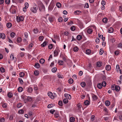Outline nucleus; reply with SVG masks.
<instances>
[{
    "label": "nucleus",
    "instance_id": "nucleus-34",
    "mask_svg": "<svg viewBox=\"0 0 122 122\" xmlns=\"http://www.w3.org/2000/svg\"><path fill=\"white\" fill-rule=\"evenodd\" d=\"M102 21L103 22L105 23L107 22V18H104L102 20Z\"/></svg>",
    "mask_w": 122,
    "mask_h": 122
},
{
    "label": "nucleus",
    "instance_id": "nucleus-18",
    "mask_svg": "<svg viewBox=\"0 0 122 122\" xmlns=\"http://www.w3.org/2000/svg\"><path fill=\"white\" fill-rule=\"evenodd\" d=\"M115 90L117 91H118L120 90V87L118 86H115Z\"/></svg>",
    "mask_w": 122,
    "mask_h": 122
},
{
    "label": "nucleus",
    "instance_id": "nucleus-50",
    "mask_svg": "<svg viewBox=\"0 0 122 122\" xmlns=\"http://www.w3.org/2000/svg\"><path fill=\"white\" fill-rule=\"evenodd\" d=\"M24 35L26 38H27L28 37V35L27 32H25L24 33Z\"/></svg>",
    "mask_w": 122,
    "mask_h": 122
},
{
    "label": "nucleus",
    "instance_id": "nucleus-14",
    "mask_svg": "<svg viewBox=\"0 0 122 122\" xmlns=\"http://www.w3.org/2000/svg\"><path fill=\"white\" fill-rule=\"evenodd\" d=\"M105 105L107 106H108L110 104V102L109 101H106L105 102Z\"/></svg>",
    "mask_w": 122,
    "mask_h": 122
},
{
    "label": "nucleus",
    "instance_id": "nucleus-11",
    "mask_svg": "<svg viewBox=\"0 0 122 122\" xmlns=\"http://www.w3.org/2000/svg\"><path fill=\"white\" fill-rule=\"evenodd\" d=\"M113 29L112 27H110L108 29V32L109 33H112L113 32Z\"/></svg>",
    "mask_w": 122,
    "mask_h": 122
},
{
    "label": "nucleus",
    "instance_id": "nucleus-24",
    "mask_svg": "<svg viewBox=\"0 0 122 122\" xmlns=\"http://www.w3.org/2000/svg\"><path fill=\"white\" fill-rule=\"evenodd\" d=\"M75 120V118L73 117H71L70 118V120L71 122H73Z\"/></svg>",
    "mask_w": 122,
    "mask_h": 122
},
{
    "label": "nucleus",
    "instance_id": "nucleus-47",
    "mask_svg": "<svg viewBox=\"0 0 122 122\" xmlns=\"http://www.w3.org/2000/svg\"><path fill=\"white\" fill-rule=\"evenodd\" d=\"M22 106V104L21 103H20L17 105V107L18 108H20Z\"/></svg>",
    "mask_w": 122,
    "mask_h": 122
},
{
    "label": "nucleus",
    "instance_id": "nucleus-64",
    "mask_svg": "<svg viewBox=\"0 0 122 122\" xmlns=\"http://www.w3.org/2000/svg\"><path fill=\"white\" fill-rule=\"evenodd\" d=\"M118 47H120L121 48L122 47V44L121 43H119V45L118 46Z\"/></svg>",
    "mask_w": 122,
    "mask_h": 122
},
{
    "label": "nucleus",
    "instance_id": "nucleus-8",
    "mask_svg": "<svg viewBox=\"0 0 122 122\" xmlns=\"http://www.w3.org/2000/svg\"><path fill=\"white\" fill-rule=\"evenodd\" d=\"M48 20L51 23L53 21L55 20L54 18L51 16H50L49 17Z\"/></svg>",
    "mask_w": 122,
    "mask_h": 122
},
{
    "label": "nucleus",
    "instance_id": "nucleus-12",
    "mask_svg": "<svg viewBox=\"0 0 122 122\" xmlns=\"http://www.w3.org/2000/svg\"><path fill=\"white\" fill-rule=\"evenodd\" d=\"M102 63L101 61L98 62L97 63V66L99 67H100L102 65Z\"/></svg>",
    "mask_w": 122,
    "mask_h": 122
},
{
    "label": "nucleus",
    "instance_id": "nucleus-56",
    "mask_svg": "<svg viewBox=\"0 0 122 122\" xmlns=\"http://www.w3.org/2000/svg\"><path fill=\"white\" fill-rule=\"evenodd\" d=\"M99 38H97L96 40V42L97 43H98L99 42Z\"/></svg>",
    "mask_w": 122,
    "mask_h": 122
},
{
    "label": "nucleus",
    "instance_id": "nucleus-53",
    "mask_svg": "<svg viewBox=\"0 0 122 122\" xmlns=\"http://www.w3.org/2000/svg\"><path fill=\"white\" fill-rule=\"evenodd\" d=\"M14 58V57L13 55L12 54H11L10 56V60L12 61L13 60Z\"/></svg>",
    "mask_w": 122,
    "mask_h": 122
},
{
    "label": "nucleus",
    "instance_id": "nucleus-62",
    "mask_svg": "<svg viewBox=\"0 0 122 122\" xmlns=\"http://www.w3.org/2000/svg\"><path fill=\"white\" fill-rule=\"evenodd\" d=\"M115 85H114V86H111V89L113 90H115Z\"/></svg>",
    "mask_w": 122,
    "mask_h": 122
},
{
    "label": "nucleus",
    "instance_id": "nucleus-13",
    "mask_svg": "<svg viewBox=\"0 0 122 122\" xmlns=\"http://www.w3.org/2000/svg\"><path fill=\"white\" fill-rule=\"evenodd\" d=\"M106 68L107 70L109 71L111 68V66L109 65H107L106 67Z\"/></svg>",
    "mask_w": 122,
    "mask_h": 122
},
{
    "label": "nucleus",
    "instance_id": "nucleus-10",
    "mask_svg": "<svg viewBox=\"0 0 122 122\" xmlns=\"http://www.w3.org/2000/svg\"><path fill=\"white\" fill-rule=\"evenodd\" d=\"M7 95L9 97L11 98L13 97V95L12 93L10 92L8 93Z\"/></svg>",
    "mask_w": 122,
    "mask_h": 122
},
{
    "label": "nucleus",
    "instance_id": "nucleus-51",
    "mask_svg": "<svg viewBox=\"0 0 122 122\" xmlns=\"http://www.w3.org/2000/svg\"><path fill=\"white\" fill-rule=\"evenodd\" d=\"M41 8L43 10H45V7L44 6V5H43V4L42 3L41 4Z\"/></svg>",
    "mask_w": 122,
    "mask_h": 122
},
{
    "label": "nucleus",
    "instance_id": "nucleus-42",
    "mask_svg": "<svg viewBox=\"0 0 122 122\" xmlns=\"http://www.w3.org/2000/svg\"><path fill=\"white\" fill-rule=\"evenodd\" d=\"M58 104L59 105L62 106H63V104L62 101H60L58 102Z\"/></svg>",
    "mask_w": 122,
    "mask_h": 122
},
{
    "label": "nucleus",
    "instance_id": "nucleus-23",
    "mask_svg": "<svg viewBox=\"0 0 122 122\" xmlns=\"http://www.w3.org/2000/svg\"><path fill=\"white\" fill-rule=\"evenodd\" d=\"M90 102L88 100H86L85 101L84 103L86 105H88L89 104Z\"/></svg>",
    "mask_w": 122,
    "mask_h": 122
},
{
    "label": "nucleus",
    "instance_id": "nucleus-2",
    "mask_svg": "<svg viewBox=\"0 0 122 122\" xmlns=\"http://www.w3.org/2000/svg\"><path fill=\"white\" fill-rule=\"evenodd\" d=\"M16 19L17 21L18 22H19L20 21H23L24 20L23 17L22 16L17 17L16 18Z\"/></svg>",
    "mask_w": 122,
    "mask_h": 122
},
{
    "label": "nucleus",
    "instance_id": "nucleus-28",
    "mask_svg": "<svg viewBox=\"0 0 122 122\" xmlns=\"http://www.w3.org/2000/svg\"><path fill=\"white\" fill-rule=\"evenodd\" d=\"M92 32V30L91 29H89L87 30V32L89 34H91Z\"/></svg>",
    "mask_w": 122,
    "mask_h": 122
},
{
    "label": "nucleus",
    "instance_id": "nucleus-60",
    "mask_svg": "<svg viewBox=\"0 0 122 122\" xmlns=\"http://www.w3.org/2000/svg\"><path fill=\"white\" fill-rule=\"evenodd\" d=\"M18 113H19L21 114H22L24 113V111L22 110H20L19 111H18Z\"/></svg>",
    "mask_w": 122,
    "mask_h": 122
},
{
    "label": "nucleus",
    "instance_id": "nucleus-16",
    "mask_svg": "<svg viewBox=\"0 0 122 122\" xmlns=\"http://www.w3.org/2000/svg\"><path fill=\"white\" fill-rule=\"evenodd\" d=\"M12 25L9 22L7 23L6 24V26L8 28H10L11 27Z\"/></svg>",
    "mask_w": 122,
    "mask_h": 122
},
{
    "label": "nucleus",
    "instance_id": "nucleus-26",
    "mask_svg": "<svg viewBox=\"0 0 122 122\" xmlns=\"http://www.w3.org/2000/svg\"><path fill=\"white\" fill-rule=\"evenodd\" d=\"M22 39L20 37H19L18 38L17 41V43H19L21 41Z\"/></svg>",
    "mask_w": 122,
    "mask_h": 122
},
{
    "label": "nucleus",
    "instance_id": "nucleus-32",
    "mask_svg": "<svg viewBox=\"0 0 122 122\" xmlns=\"http://www.w3.org/2000/svg\"><path fill=\"white\" fill-rule=\"evenodd\" d=\"M23 90V88L22 87H20L18 88V91L19 92H21Z\"/></svg>",
    "mask_w": 122,
    "mask_h": 122
},
{
    "label": "nucleus",
    "instance_id": "nucleus-59",
    "mask_svg": "<svg viewBox=\"0 0 122 122\" xmlns=\"http://www.w3.org/2000/svg\"><path fill=\"white\" fill-rule=\"evenodd\" d=\"M104 111L106 112V113H108V110L106 108H104L103 110Z\"/></svg>",
    "mask_w": 122,
    "mask_h": 122
},
{
    "label": "nucleus",
    "instance_id": "nucleus-43",
    "mask_svg": "<svg viewBox=\"0 0 122 122\" xmlns=\"http://www.w3.org/2000/svg\"><path fill=\"white\" fill-rule=\"evenodd\" d=\"M58 62L60 65H62L63 64V62L62 60H59Z\"/></svg>",
    "mask_w": 122,
    "mask_h": 122
},
{
    "label": "nucleus",
    "instance_id": "nucleus-5",
    "mask_svg": "<svg viewBox=\"0 0 122 122\" xmlns=\"http://www.w3.org/2000/svg\"><path fill=\"white\" fill-rule=\"evenodd\" d=\"M59 51V50L58 49H56L54 51V56H57L58 54V52Z\"/></svg>",
    "mask_w": 122,
    "mask_h": 122
},
{
    "label": "nucleus",
    "instance_id": "nucleus-52",
    "mask_svg": "<svg viewBox=\"0 0 122 122\" xmlns=\"http://www.w3.org/2000/svg\"><path fill=\"white\" fill-rule=\"evenodd\" d=\"M48 47L49 49H51L53 47V45L52 44L49 45L48 46Z\"/></svg>",
    "mask_w": 122,
    "mask_h": 122
},
{
    "label": "nucleus",
    "instance_id": "nucleus-63",
    "mask_svg": "<svg viewBox=\"0 0 122 122\" xmlns=\"http://www.w3.org/2000/svg\"><path fill=\"white\" fill-rule=\"evenodd\" d=\"M103 5H104L105 4V1L104 0H102V3H101Z\"/></svg>",
    "mask_w": 122,
    "mask_h": 122
},
{
    "label": "nucleus",
    "instance_id": "nucleus-29",
    "mask_svg": "<svg viewBox=\"0 0 122 122\" xmlns=\"http://www.w3.org/2000/svg\"><path fill=\"white\" fill-rule=\"evenodd\" d=\"M68 81V83L70 84H72L73 82V81L72 78H70L69 79Z\"/></svg>",
    "mask_w": 122,
    "mask_h": 122
},
{
    "label": "nucleus",
    "instance_id": "nucleus-37",
    "mask_svg": "<svg viewBox=\"0 0 122 122\" xmlns=\"http://www.w3.org/2000/svg\"><path fill=\"white\" fill-rule=\"evenodd\" d=\"M25 74L23 72H20L19 74V75L20 77H23L24 76Z\"/></svg>",
    "mask_w": 122,
    "mask_h": 122
},
{
    "label": "nucleus",
    "instance_id": "nucleus-7",
    "mask_svg": "<svg viewBox=\"0 0 122 122\" xmlns=\"http://www.w3.org/2000/svg\"><path fill=\"white\" fill-rule=\"evenodd\" d=\"M5 38V36L4 33H0V38H2V39H4Z\"/></svg>",
    "mask_w": 122,
    "mask_h": 122
},
{
    "label": "nucleus",
    "instance_id": "nucleus-27",
    "mask_svg": "<svg viewBox=\"0 0 122 122\" xmlns=\"http://www.w3.org/2000/svg\"><path fill=\"white\" fill-rule=\"evenodd\" d=\"M47 42L45 41L43 42V44H41V46L42 47H44L46 46V45L47 44Z\"/></svg>",
    "mask_w": 122,
    "mask_h": 122
},
{
    "label": "nucleus",
    "instance_id": "nucleus-25",
    "mask_svg": "<svg viewBox=\"0 0 122 122\" xmlns=\"http://www.w3.org/2000/svg\"><path fill=\"white\" fill-rule=\"evenodd\" d=\"M98 88L99 89H101L102 87V86L101 83H99L97 85Z\"/></svg>",
    "mask_w": 122,
    "mask_h": 122
},
{
    "label": "nucleus",
    "instance_id": "nucleus-55",
    "mask_svg": "<svg viewBox=\"0 0 122 122\" xmlns=\"http://www.w3.org/2000/svg\"><path fill=\"white\" fill-rule=\"evenodd\" d=\"M5 2L6 4H9L10 2V0H5Z\"/></svg>",
    "mask_w": 122,
    "mask_h": 122
},
{
    "label": "nucleus",
    "instance_id": "nucleus-21",
    "mask_svg": "<svg viewBox=\"0 0 122 122\" xmlns=\"http://www.w3.org/2000/svg\"><path fill=\"white\" fill-rule=\"evenodd\" d=\"M51 71L52 72L55 73L57 71V69L56 67H54L52 69Z\"/></svg>",
    "mask_w": 122,
    "mask_h": 122
},
{
    "label": "nucleus",
    "instance_id": "nucleus-41",
    "mask_svg": "<svg viewBox=\"0 0 122 122\" xmlns=\"http://www.w3.org/2000/svg\"><path fill=\"white\" fill-rule=\"evenodd\" d=\"M103 52L104 51L103 49H101L100 51L99 54L101 55H102L103 54Z\"/></svg>",
    "mask_w": 122,
    "mask_h": 122
},
{
    "label": "nucleus",
    "instance_id": "nucleus-1",
    "mask_svg": "<svg viewBox=\"0 0 122 122\" xmlns=\"http://www.w3.org/2000/svg\"><path fill=\"white\" fill-rule=\"evenodd\" d=\"M34 5L30 8V10L31 11L34 13H36L37 12L38 10V8L37 5L36 4H34Z\"/></svg>",
    "mask_w": 122,
    "mask_h": 122
},
{
    "label": "nucleus",
    "instance_id": "nucleus-54",
    "mask_svg": "<svg viewBox=\"0 0 122 122\" xmlns=\"http://www.w3.org/2000/svg\"><path fill=\"white\" fill-rule=\"evenodd\" d=\"M119 51H116L114 52V54L116 55H118L119 54Z\"/></svg>",
    "mask_w": 122,
    "mask_h": 122
},
{
    "label": "nucleus",
    "instance_id": "nucleus-33",
    "mask_svg": "<svg viewBox=\"0 0 122 122\" xmlns=\"http://www.w3.org/2000/svg\"><path fill=\"white\" fill-rule=\"evenodd\" d=\"M73 50L74 51H77L79 50V48L77 47L76 46L74 48Z\"/></svg>",
    "mask_w": 122,
    "mask_h": 122
},
{
    "label": "nucleus",
    "instance_id": "nucleus-58",
    "mask_svg": "<svg viewBox=\"0 0 122 122\" xmlns=\"http://www.w3.org/2000/svg\"><path fill=\"white\" fill-rule=\"evenodd\" d=\"M80 12V11H76L74 12V14H75L78 15L79 14V13Z\"/></svg>",
    "mask_w": 122,
    "mask_h": 122
},
{
    "label": "nucleus",
    "instance_id": "nucleus-20",
    "mask_svg": "<svg viewBox=\"0 0 122 122\" xmlns=\"http://www.w3.org/2000/svg\"><path fill=\"white\" fill-rule=\"evenodd\" d=\"M76 38L78 40H80L82 38V36L81 35H79L77 36Z\"/></svg>",
    "mask_w": 122,
    "mask_h": 122
},
{
    "label": "nucleus",
    "instance_id": "nucleus-31",
    "mask_svg": "<svg viewBox=\"0 0 122 122\" xmlns=\"http://www.w3.org/2000/svg\"><path fill=\"white\" fill-rule=\"evenodd\" d=\"M63 102L65 104H66L68 102V100L67 99L65 98L63 100Z\"/></svg>",
    "mask_w": 122,
    "mask_h": 122
},
{
    "label": "nucleus",
    "instance_id": "nucleus-6",
    "mask_svg": "<svg viewBox=\"0 0 122 122\" xmlns=\"http://www.w3.org/2000/svg\"><path fill=\"white\" fill-rule=\"evenodd\" d=\"M64 96L66 99H70L71 98V95L68 94H64Z\"/></svg>",
    "mask_w": 122,
    "mask_h": 122
},
{
    "label": "nucleus",
    "instance_id": "nucleus-38",
    "mask_svg": "<svg viewBox=\"0 0 122 122\" xmlns=\"http://www.w3.org/2000/svg\"><path fill=\"white\" fill-rule=\"evenodd\" d=\"M120 69V67L119 65H117L116 66V69L117 72H118V70Z\"/></svg>",
    "mask_w": 122,
    "mask_h": 122
},
{
    "label": "nucleus",
    "instance_id": "nucleus-19",
    "mask_svg": "<svg viewBox=\"0 0 122 122\" xmlns=\"http://www.w3.org/2000/svg\"><path fill=\"white\" fill-rule=\"evenodd\" d=\"M39 62L41 64H43L45 62V60L43 58H41L40 59Z\"/></svg>",
    "mask_w": 122,
    "mask_h": 122
},
{
    "label": "nucleus",
    "instance_id": "nucleus-3",
    "mask_svg": "<svg viewBox=\"0 0 122 122\" xmlns=\"http://www.w3.org/2000/svg\"><path fill=\"white\" fill-rule=\"evenodd\" d=\"M48 96L52 99H54V96H53V94L51 92H49L47 93Z\"/></svg>",
    "mask_w": 122,
    "mask_h": 122
},
{
    "label": "nucleus",
    "instance_id": "nucleus-44",
    "mask_svg": "<svg viewBox=\"0 0 122 122\" xmlns=\"http://www.w3.org/2000/svg\"><path fill=\"white\" fill-rule=\"evenodd\" d=\"M27 99V101L29 102L31 101L32 100V98L29 97H28Z\"/></svg>",
    "mask_w": 122,
    "mask_h": 122
},
{
    "label": "nucleus",
    "instance_id": "nucleus-57",
    "mask_svg": "<svg viewBox=\"0 0 122 122\" xmlns=\"http://www.w3.org/2000/svg\"><path fill=\"white\" fill-rule=\"evenodd\" d=\"M5 119L3 117H2L0 119V121L1 122H4Z\"/></svg>",
    "mask_w": 122,
    "mask_h": 122
},
{
    "label": "nucleus",
    "instance_id": "nucleus-49",
    "mask_svg": "<svg viewBox=\"0 0 122 122\" xmlns=\"http://www.w3.org/2000/svg\"><path fill=\"white\" fill-rule=\"evenodd\" d=\"M33 31L35 34H37L38 32V30L37 29H34Z\"/></svg>",
    "mask_w": 122,
    "mask_h": 122
},
{
    "label": "nucleus",
    "instance_id": "nucleus-46",
    "mask_svg": "<svg viewBox=\"0 0 122 122\" xmlns=\"http://www.w3.org/2000/svg\"><path fill=\"white\" fill-rule=\"evenodd\" d=\"M44 37L43 36H40L39 37V39L40 41H42Z\"/></svg>",
    "mask_w": 122,
    "mask_h": 122
},
{
    "label": "nucleus",
    "instance_id": "nucleus-40",
    "mask_svg": "<svg viewBox=\"0 0 122 122\" xmlns=\"http://www.w3.org/2000/svg\"><path fill=\"white\" fill-rule=\"evenodd\" d=\"M106 83L105 81H103L102 83V86L105 87L106 85Z\"/></svg>",
    "mask_w": 122,
    "mask_h": 122
},
{
    "label": "nucleus",
    "instance_id": "nucleus-39",
    "mask_svg": "<svg viewBox=\"0 0 122 122\" xmlns=\"http://www.w3.org/2000/svg\"><path fill=\"white\" fill-rule=\"evenodd\" d=\"M34 74L36 76L38 75L39 73V72L38 71L36 70L34 72Z\"/></svg>",
    "mask_w": 122,
    "mask_h": 122
},
{
    "label": "nucleus",
    "instance_id": "nucleus-9",
    "mask_svg": "<svg viewBox=\"0 0 122 122\" xmlns=\"http://www.w3.org/2000/svg\"><path fill=\"white\" fill-rule=\"evenodd\" d=\"M26 88L27 89V91L29 93L31 92L33 90L32 88L31 87L27 88Z\"/></svg>",
    "mask_w": 122,
    "mask_h": 122
},
{
    "label": "nucleus",
    "instance_id": "nucleus-30",
    "mask_svg": "<svg viewBox=\"0 0 122 122\" xmlns=\"http://www.w3.org/2000/svg\"><path fill=\"white\" fill-rule=\"evenodd\" d=\"M56 6L58 8H60L61 6V4L59 2H58L56 4Z\"/></svg>",
    "mask_w": 122,
    "mask_h": 122
},
{
    "label": "nucleus",
    "instance_id": "nucleus-22",
    "mask_svg": "<svg viewBox=\"0 0 122 122\" xmlns=\"http://www.w3.org/2000/svg\"><path fill=\"white\" fill-rule=\"evenodd\" d=\"M80 85L82 87H83L86 86V84L85 82H82L81 83Z\"/></svg>",
    "mask_w": 122,
    "mask_h": 122
},
{
    "label": "nucleus",
    "instance_id": "nucleus-17",
    "mask_svg": "<svg viewBox=\"0 0 122 122\" xmlns=\"http://www.w3.org/2000/svg\"><path fill=\"white\" fill-rule=\"evenodd\" d=\"M35 67L37 68H39L40 67V65L38 63H36L35 64Z\"/></svg>",
    "mask_w": 122,
    "mask_h": 122
},
{
    "label": "nucleus",
    "instance_id": "nucleus-48",
    "mask_svg": "<svg viewBox=\"0 0 122 122\" xmlns=\"http://www.w3.org/2000/svg\"><path fill=\"white\" fill-rule=\"evenodd\" d=\"M70 29L72 31H74L75 30V28L74 26H72L71 27Z\"/></svg>",
    "mask_w": 122,
    "mask_h": 122
},
{
    "label": "nucleus",
    "instance_id": "nucleus-15",
    "mask_svg": "<svg viewBox=\"0 0 122 122\" xmlns=\"http://www.w3.org/2000/svg\"><path fill=\"white\" fill-rule=\"evenodd\" d=\"M15 34L14 32H12L10 33V36L11 37L13 38L15 36Z\"/></svg>",
    "mask_w": 122,
    "mask_h": 122
},
{
    "label": "nucleus",
    "instance_id": "nucleus-61",
    "mask_svg": "<svg viewBox=\"0 0 122 122\" xmlns=\"http://www.w3.org/2000/svg\"><path fill=\"white\" fill-rule=\"evenodd\" d=\"M58 20L59 22H61L63 21V19L62 17H60L58 19Z\"/></svg>",
    "mask_w": 122,
    "mask_h": 122
},
{
    "label": "nucleus",
    "instance_id": "nucleus-35",
    "mask_svg": "<svg viewBox=\"0 0 122 122\" xmlns=\"http://www.w3.org/2000/svg\"><path fill=\"white\" fill-rule=\"evenodd\" d=\"M0 71L1 72L3 73L5 72V70L4 68L1 67L0 68Z\"/></svg>",
    "mask_w": 122,
    "mask_h": 122
},
{
    "label": "nucleus",
    "instance_id": "nucleus-45",
    "mask_svg": "<svg viewBox=\"0 0 122 122\" xmlns=\"http://www.w3.org/2000/svg\"><path fill=\"white\" fill-rule=\"evenodd\" d=\"M18 80L20 82V84H23V81L22 80L21 78H19Z\"/></svg>",
    "mask_w": 122,
    "mask_h": 122
},
{
    "label": "nucleus",
    "instance_id": "nucleus-4",
    "mask_svg": "<svg viewBox=\"0 0 122 122\" xmlns=\"http://www.w3.org/2000/svg\"><path fill=\"white\" fill-rule=\"evenodd\" d=\"M92 96L93 100H97L98 99V97L97 96L93 93L91 94Z\"/></svg>",
    "mask_w": 122,
    "mask_h": 122
},
{
    "label": "nucleus",
    "instance_id": "nucleus-36",
    "mask_svg": "<svg viewBox=\"0 0 122 122\" xmlns=\"http://www.w3.org/2000/svg\"><path fill=\"white\" fill-rule=\"evenodd\" d=\"M86 52L87 54H89L91 53V51L89 49H87L86 51Z\"/></svg>",
    "mask_w": 122,
    "mask_h": 122
}]
</instances>
